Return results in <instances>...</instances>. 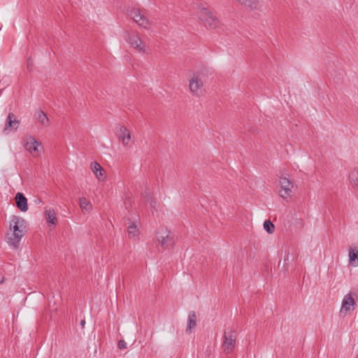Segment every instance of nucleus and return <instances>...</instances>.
<instances>
[{"label": "nucleus", "instance_id": "1", "mask_svg": "<svg viewBox=\"0 0 358 358\" xmlns=\"http://www.w3.org/2000/svg\"><path fill=\"white\" fill-rule=\"evenodd\" d=\"M10 227L13 232L8 234V243L14 249H17L22 238L25 235L26 221L20 217L13 216Z\"/></svg>", "mask_w": 358, "mask_h": 358}, {"label": "nucleus", "instance_id": "2", "mask_svg": "<svg viewBox=\"0 0 358 358\" xmlns=\"http://www.w3.org/2000/svg\"><path fill=\"white\" fill-rule=\"evenodd\" d=\"M196 13L206 27H209L211 29H215L218 27L220 23L218 18L208 8L199 6Z\"/></svg>", "mask_w": 358, "mask_h": 358}, {"label": "nucleus", "instance_id": "3", "mask_svg": "<svg viewBox=\"0 0 358 358\" xmlns=\"http://www.w3.org/2000/svg\"><path fill=\"white\" fill-rule=\"evenodd\" d=\"M237 334L236 331L227 329L224 332V340L222 344L223 352L225 354H231L234 352L236 343Z\"/></svg>", "mask_w": 358, "mask_h": 358}, {"label": "nucleus", "instance_id": "4", "mask_svg": "<svg viewBox=\"0 0 358 358\" xmlns=\"http://www.w3.org/2000/svg\"><path fill=\"white\" fill-rule=\"evenodd\" d=\"M190 93L196 97L201 96L205 90L202 78L199 74H194L188 80Z\"/></svg>", "mask_w": 358, "mask_h": 358}, {"label": "nucleus", "instance_id": "5", "mask_svg": "<svg viewBox=\"0 0 358 358\" xmlns=\"http://www.w3.org/2000/svg\"><path fill=\"white\" fill-rule=\"evenodd\" d=\"M129 15L140 27L145 29H149L150 28L151 22L150 20L142 13L139 8H131L129 11Z\"/></svg>", "mask_w": 358, "mask_h": 358}, {"label": "nucleus", "instance_id": "6", "mask_svg": "<svg viewBox=\"0 0 358 358\" xmlns=\"http://www.w3.org/2000/svg\"><path fill=\"white\" fill-rule=\"evenodd\" d=\"M279 196L283 199H287L292 196L293 183L287 177L281 176L279 178Z\"/></svg>", "mask_w": 358, "mask_h": 358}, {"label": "nucleus", "instance_id": "7", "mask_svg": "<svg viewBox=\"0 0 358 358\" xmlns=\"http://www.w3.org/2000/svg\"><path fill=\"white\" fill-rule=\"evenodd\" d=\"M127 41L131 46L141 53H145L147 51V46L142 41L140 36L136 33L127 34Z\"/></svg>", "mask_w": 358, "mask_h": 358}, {"label": "nucleus", "instance_id": "8", "mask_svg": "<svg viewBox=\"0 0 358 358\" xmlns=\"http://www.w3.org/2000/svg\"><path fill=\"white\" fill-rule=\"evenodd\" d=\"M157 240L161 246L164 249L173 247L175 243L174 236L166 229L162 230L157 234Z\"/></svg>", "mask_w": 358, "mask_h": 358}, {"label": "nucleus", "instance_id": "9", "mask_svg": "<svg viewBox=\"0 0 358 358\" xmlns=\"http://www.w3.org/2000/svg\"><path fill=\"white\" fill-rule=\"evenodd\" d=\"M356 306L355 299L352 296V294L349 293L346 294L342 301V305L340 313H347L348 311L353 310Z\"/></svg>", "mask_w": 358, "mask_h": 358}, {"label": "nucleus", "instance_id": "10", "mask_svg": "<svg viewBox=\"0 0 358 358\" xmlns=\"http://www.w3.org/2000/svg\"><path fill=\"white\" fill-rule=\"evenodd\" d=\"M20 120H17L16 116L13 113H9L3 131L8 134L11 130H17L20 126Z\"/></svg>", "mask_w": 358, "mask_h": 358}, {"label": "nucleus", "instance_id": "11", "mask_svg": "<svg viewBox=\"0 0 358 358\" xmlns=\"http://www.w3.org/2000/svg\"><path fill=\"white\" fill-rule=\"evenodd\" d=\"M40 145L35 138L29 136L27 138V141L24 143V146L28 152L33 154V152L38 151V147Z\"/></svg>", "mask_w": 358, "mask_h": 358}, {"label": "nucleus", "instance_id": "12", "mask_svg": "<svg viewBox=\"0 0 358 358\" xmlns=\"http://www.w3.org/2000/svg\"><path fill=\"white\" fill-rule=\"evenodd\" d=\"M117 136L119 139H121L123 145H127L131 140V134L129 131L124 126L120 127L117 131Z\"/></svg>", "mask_w": 358, "mask_h": 358}, {"label": "nucleus", "instance_id": "13", "mask_svg": "<svg viewBox=\"0 0 358 358\" xmlns=\"http://www.w3.org/2000/svg\"><path fill=\"white\" fill-rule=\"evenodd\" d=\"M17 207L22 212L28 210L27 199L22 193L18 192L15 195Z\"/></svg>", "mask_w": 358, "mask_h": 358}, {"label": "nucleus", "instance_id": "14", "mask_svg": "<svg viewBox=\"0 0 358 358\" xmlns=\"http://www.w3.org/2000/svg\"><path fill=\"white\" fill-rule=\"evenodd\" d=\"M34 116L41 126L48 127L50 125L49 118L42 110L36 111Z\"/></svg>", "mask_w": 358, "mask_h": 358}, {"label": "nucleus", "instance_id": "15", "mask_svg": "<svg viewBox=\"0 0 358 358\" xmlns=\"http://www.w3.org/2000/svg\"><path fill=\"white\" fill-rule=\"evenodd\" d=\"M349 262L353 266H358V247H350Z\"/></svg>", "mask_w": 358, "mask_h": 358}, {"label": "nucleus", "instance_id": "16", "mask_svg": "<svg viewBox=\"0 0 358 358\" xmlns=\"http://www.w3.org/2000/svg\"><path fill=\"white\" fill-rule=\"evenodd\" d=\"M127 233L130 239H138L140 232L137 224L134 222L130 223L127 227Z\"/></svg>", "mask_w": 358, "mask_h": 358}, {"label": "nucleus", "instance_id": "17", "mask_svg": "<svg viewBox=\"0 0 358 358\" xmlns=\"http://www.w3.org/2000/svg\"><path fill=\"white\" fill-rule=\"evenodd\" d=\"M238 2L251 10L257 9L259 6V0H238Z\"/></svg>", "mask_w": 358, "mask_h": 358}, {"label": "nucleus", "instance_id": "18", "mask_svg": "<svg viewBox=\"0 0 358 358\" xmlns=\"http://www.w3.org/2000/svg\"><path fill=\"white\" fill-rule=\"evenodd\" d=\"M196 326V315L194 311H191L188 315V322L186 331L195 329Z\"/></svg>", "mask_w": 358, "mask_h": 358}, {"label": "nucleus", "instance_id": "19", "mask_svg": "<svg viewBox=\"0 0 358 358\" xmlns=\"http://www.w3.org/2000/svg\"><path fill=\"white\" fill-rule=\"evenodd\" d=\"M79 206L85 213H89L92 208L91 203L85 197L79 199Z\"/></svg>", "mask_w": 358, "mask_h": 358}, {"label": "nucleus", "instance_id": "20", "mask_svg": "<svg viewBox=\"0 0 358 358\" xmlns=\"http://www.w3.org/2000/svg\"><path fill=\"white\" fill-rule=\"evenodd\" d=\"M348 178L352 187L358 189V170L354 169L351 171Z\"/></svg>", "mask_w": 358, "mask_h": 358}, {"label": "nucleus", "instance_id": "21", "mask_svg": "<svg viewBox=\"0 0 358 358\" xmlns=\"http://www.w3.org/2000/svg\"><path fill=\"white\" fill-rule=\"evenodd\" d=\"M45 215L47 221L52 224H56L57 217L56 213L53 209H48L45 210Z\"/></svg>", "mask_w": 358, "mask_h": 358}, {"label": "nucleus", "instance_id": "22", "mask_svg": "<svg viewBox=\"0 0 358 358\" xmlns=\"http://www.w3.org/2000/svg\"><path fill=\"white\" fill-rule=\"evenodd\" d=\"M264 229L268 233L272 234L275 230L274 224L270 220H266L264 223Z\"/></svg>", "mask_w": 358, "mask_h": 358}, {"label": "nucleus", "instance_id": "23", "mask_svg": "<svg viewBox=\"0 0 358 358\" xmlns=\"http://www.w3.org/2000/svg\"><path fill=\"white\" fill-rule=\"evenodd\" d=\"M91 169L92 171H93V173L94 174H96V173H98L99 171H101V169H102V167L101 166V165L97 162H92L91 163Z\"/></svg>", "mask_w": 358, "mask_h": 358}, {"label": "nucleus", "instance_id": "24", "mask_svg": "<svg viewBox=\"0 0 358 358\" xmlns=\"http://www.w3.org/2000/svg\"><path fill=\"white\" fill-rule=\"evenodd\" d=\"M104 170L103 169H101L98 173L95 174L96 178L99 180H103L105 179V176H103Z\"/></svg>", "mask_w": 358, "mask_h": 358}, {"label": "nucleus", "instance_id": "25", "mask_svg": "<svg viewBox=\"0 0 358 358\" xmlns=\"http://www.w3.org/2000/svg\"><path fill=\"white\" fill-rule=\"evenodd\" d=\"M117 347L120 350L125 349L127 348V343L124 341L120 340L117 343Z\"/></svg>", "mask_w": 358, "mask_h": 358}, {"label": "nucleus", "instance_id": "26", "mask_svg": "<svg viewBox=\"0 0 358 358\" xmlns=\"http://www.w3.org/2000/svg\"><path fill=\"white\" fill-rule=\"evenodd\" d=\"M34 66L33 61L31 58H29L27 59V69L29 71H31L32 69V67Z\"/></svg>", "mask_w": 358, "mask_h": 358}, {"label": "nucleus", "instance_id": "27", "mask_svg": "<svg viewBox=\"0 0 358 358\" xmlns=\"http://www.w3.org/2000/svg\"><path fill=\"white\" fill-rule=\"evenodd\" d=\"M4 282V277L0 274V284L3 283Z\"/></svg>", "mask_w": 358, "mask_h": 358}, {"label": "nucleus", "instance_id": "28", "mask_svg": "<svg viewBox=\"0 0 358 358\" xmlns=\"http://www.w3.org/2000/svg\"><path fill=\"white\" fill-rule=\"evenodd\" d=\"M85 320H82L80 321V325H81V327L83 328V327H85Z\"/></svg>", "mask_w": 358, "mask_h": 358}, {"label": "nucleus", "instance_id": "29", "mask_svg": "<svg viewBox=\"0 0 358 358\" xmlns=\"http://www.w3.org/2000/svg\"><path fill=\"white\" fill-rule=\"evenodd\" d=\"M155 203H156V202H155V201H151L150 206H151L152 207L155 208Z\"/></svg>", "mask_w": 358, "mask_h": 358}, {"label": "nucleus", "instance_id": "30", "mask_svg": "<svg viewBox=\"0 0 358 358\" xmlns=\"http://www.w3.org/2000/svg\"><path fill=\"white\" fill-rule=\"evenodd\" d=\"M149 199H151V196L149 194H148V201L149 200Z\"/></svg>", "mask_w": 358, "mask_h": 358}, {"label": "nucleus", "instance_id": "31", "mask_svg": "<svg viewBox=\"0 0 358 358\" xmlns=\"http://www.w3.org/2000/svg\"><path fill=\"white\" fill-rule=\"evenodd\" d=\"M356 358H358V355L357 356V357H356Z\"/></svg>", "mask_w": 358, "mask_h": 358}]
</instances>
